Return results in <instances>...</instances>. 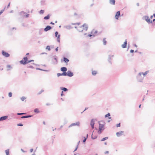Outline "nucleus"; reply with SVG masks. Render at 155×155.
I'll return each instance as SVG.
<instances>
[{"label": "nucleus", "instance_id": "1", "mask_svg": "<svg viewBox=\"0 0 155 155\" xmlns=\"http://www.w3.org/2000/svg\"><path fill=\"white\" fill-rule=\"evenodd\" d=\"M34 60H28V58L27 57H24L23 58V59L20 61V63L21 64H22L24 65H25V64H28V63H30L32 61H34Z\"/></svg>", "mask_w": 155, "mask_h": 155}, {"label": "nucleus", "instance_id": "2", "mask_svg": "<svg viewBox=\"0 0 155 155\" xmlns=\"http://www.w3.org/2000/svg\"><path fill=\"white\" fill-rule=\"evenodd\" d=\"M100 122L102 123H104V122L103 121H101L98 122L99 124V130L98 131L97 133L99 134H101L102 133V131L104 130V128H103L104 126V124H101Z\"/></svg>", "mask_w": 155, "mask_h": 155}, {"label": "nucleus", "instance_id": "3", "mask_svg": "<svg viewBox=\"0 0 155 155\" xmlns=\"http://www.w3.org/2000/svg\"><path fill=\"white\" fill-rule=\"evenodd\" d=\"M142 72L139 73L138 75L137 76V78L138 81L142 82L143 78V77L141 76Z\"/></svg>", "mask_w": 155, "mask_h": 155}, {"label": "nucleus", "instance_id": "4", "mask_svg": "<svg viewBox=\"0 0 155 155\" xmlns=\"http://www.w3.org/2000/svg\"><path fill=\"white\" fill-rule=\"evenodd\" d=\"M143 18L147 22L148 24H150L151 23H152V21H150V18L149 17L147 16H143Z\"/></svg>", "mask_w": 155, "mask_h": 155}, {"label": "nucleus", "instance_id": "5", "mask_svg": "<svg viewBox=\"0 0 155 155\" xmlns=\"http://www.w3.org/2000/svg\"><path fill=\"white\" fill-rule=\"evenodd\" d=\"M2 54L3 56L6 58H8L10 56V54L5 51L3 50L2 51Z\"/></svg>", "mask_w": 155, "mask_h": 155}, {"label": "nucleus", "instance_id": "6", "mask_svg": "<svg viewBox=\"0 0 155 155\" xmlns=\"http://www.w3.org/2000/svg\"><path fill=\"white\" fill-rule=\"evenodd\" d=\"M73 75V73L71 72L70 71L68 70L67 72H66V76H67L69 77H71Z\"/></svg>", "mask_w": 155, "mask_h": 155}, {"label": "nucleus", "instance_id": "7", "mask_svg": "<svg viewBox=\"0 0 155 155\" xmlns=\"http://www.w3.org/2000/svg\"><path fill=\"white\" fill-rule=\"evenodd\" d=\"M77 125L79 126H80V122L79 121L77 122L76 123H72L70 125H69L68 127H70L72 126Z\"/></svg>", "mask_w": 155, "mask_h": 155}, {"label": "nucleus", "instance_id": "8", "mask_svg": "<svg viewBox=\"0 0 155 155\" xmlns=\"http://www.w3.org/2000/svg\"><path fill=\"white\" fill-rule=\"evenodd\" d=\"M54 58H53V59H52V61L54 64H56L58 63L57 57L56 56H54Z\"/></svg>", "mask_w": 155, "mask_h": 155}, {"label": "nucleus", "instance_id": "9", "mask_svg": "<svg viewBox=\"0 0 155 155\" xmlns=\"http://www.w3.org/2000/svg\"><path fill=\"white\" fill-rule=\"evenodd\" d=\"M120 15V11H118L116 13V14L115 15V18L116 19H118Z\"/></svg>", "mask_w": 155, "mask_h": 155}, {"label": "nucleus", "instance_id": "10", "mask_svg": "<svg viewBox=\"0 0 155 155\" xmlns=\"http://www.w3.org/2000/svg\"><path fill=\"white\" fill-rule=\"evenodd\" d=\"M114 56V55H109L108 56V61L109 63H110L111 64H112V62L111 60H112V58Z\"/></svg>", "mask_w": 155, "mask_h": 155}, {"label": "nucleus", "instance_id": "11", "mask_svg": "<svg viewBox=\"0 0 155 155\" xmlns=\"http://www.w3.org/2000/svg\"><path fill=\"white\" fill-rule=\"evenodd\" d=\"M95 123L94 119H92L91 121L90 125L92 129L94 128Z\"/></svg>", "mask_w": 155, "mask_h": 155}, {"label": "nucleus", "instance_id": "12", "mask_svg": "<svg viewBox=\"0 0 155 155\" xmlns=\"http://www.w3.org/2000/svg\"><path fill=\"white\" fill-rule=\"evenodd\" d=\"M52 28V27L49 26L48 25L44 29V31H47Z\"/></svg>", "mask_w": 155, "mask_h": 155}, {"label": "nucleus", "instance_id": "13", "mask_svg": "<svg viewBox=\"0 0 155 155\" xmlns=\"http://www.w3.org/2000/svg\"><path fill=\"white\" fill-rule=\"evenodd\" d=\"M82 26L83 27V29H84V30H85L86 31L87 30L88 27L87 24L85 23L82 25Z\"/></svg>", "mask_w": 155, "mask_h": 155}, {"label": "nucleus", "instance_id": "14", "mask_svg": "<svg viewBox=\"0 0 155 155\" xmlns=\"http://www.w3.org/2000/svg\"><path fill=\"white\" fill-rule=\"evenodd\" d=\"M8 118V116H5L1 117H0V121H3L7 119Z\"/></svg>", "mask_w": 155, "mask_h": 155}, {"label": "nucleus", "instance_id": "15", "mask_svg": "<svg viewBox=\"0 0 155 155\" xmlns=\"http://www.w3.org/2000/svg\"><path fill=\"white\" fill-rule=\"evenodd\" d=\"M124 132L123 131H121L120 132H118L116 133V135L117 137H119L122 135L123 134Z\"/></svg>", "mask_w": 155, "mask_h": 155}, {"label": "nucleus", "instance_id": "16", "mask_svg": "<svg viewBox=\"0 0 155 155\" xmlns=\"http://www.w3.org/2000/svg\"><path fill=\"white\" fill-rule=\"evenodd\" d=\"M127 44V40H125V41L124 42L123 44L122 45L121 47L123 48H125L126 47Z\"/></svg>", "mask_w": 155, "mask_h": 155}, {"label": "nucleus", "instance_id": "17", "mask_svg": "<svg viewBox=\"0 0 155 155\" xmlns=\"http://www.w3.org/2000/svg\"><path fill=\"white\" fill-rule=\"evenodd\" d=\"M97 32V31H95L94 30H93L91 32V34L93 35V36L94 37L95 36V35Z\"/></svg>", "mask_w": 155, "mask_h": 155}, {"label": "nucleus", "instance_id": "18", "mask_svg": "<svg viewBox=\"0 0 155 155\" xmlns=\"http://www.w3.org/2000/svg\"><path fill=\"white\" fill-rule=\"evenodd\" d=\"M67 69V68L64 67H61V70L64 72H66Z\"/></svg>", "mask_w": 155, "mask_h": 155}, {"label": "nucleus", "instance_id": "19", "mask_svg": "<svg viewBox=\"0 0 155 155\" xmlns=\"http://www.w3.org/2000/svg\"><path fill=\"white\" fill-rule=\"evenodd\" d=\"M57 75L58 77H59L61 76H66V72H63L61 74L58 73L57 74Z\"/></svg>", "mask_w": 155, "mask_h": 155}, {"label": "nucleus", "instance_id": "20", "mask_svg": "<svg viewBox=\"0 0 155 155\" xmlns=\"http://www.w3.org/2000/svg\"><path fill=\"white\" fill-rule=\"evenodd\" d=\"M25 13V12L24 11H22L19 13V15L21 17H24V15Z\"/></svg>", "mask_w": 155, "mask_h": 155}, {"label": "nucleus", "instance_id": "21", "mask_svg": "<svg viewBox=\"0 0 155 155\" xmlns=\"http://www.w3.org/2000/svg\"><path fill=\"white\" fill-rule=\"evenodd\" d=\"M115 0H110L109 3L110 4L112 5H115Z\"/></svg>", "mask_w": 155, "mask_h": 155}, {"label": "nucleus", "instance_id": "22", "mask_svg": "<svg viewBox=\"0 0 155 155\" xmlns=\"http://www.w3.org/2000/svg\"><path fill=\"white\" fill-rule=\"evenodd\" d=\"M64 27L67 29L69 30L72 28V26L70 25L65 26Z\"/></svg>", "mask_w": 155, "mask_h": 155}, {"label": "nucleus", "instance_id": "23", "mask_svg": "<svg viewBox=\"0 0 155 155\" xmlns=\"http://www.w3.org/2000/svg\"><path fill=\"white\" fill-rule=\"evenodd\" d=\"M63 58V61H64L65 63H68L69 61V60L68 58H66L65 57H64Z\"/></svg>", "mask_w": 155, "mask_h": 155}, {"label": "nucleus", "instance_id": "24", "mask_svg": "<svg viewBox=\"0 0 155 155\" xmlns=\"http://www.w3.org/2000/svg\"><path fill=\"white\" fill-rule=\"evenodd\" d=\"M51 15L50 14H48L44 18V19L45 20H48L50 18V17Z\"/></svg>", "mask_w": 155, "mask_h": 155}, {"label": "nucleus", "instance_id": "25", "mask_svg": "<svg viewBox=\"0 0 155 155\" xmlns=\"http://www.w3.org/2000/svg\"><path fill=\"white\" fill-rule=\"evenodd\" d=\"M83 27L82 26L80 27L78 29H77L79 31L82 32L84 30V29H83L82 28Z\"/></svg>", "mask_w": 155, "mask_h": 155}, {"label": "nucleus", "instance_id": "26", "mask_svg": "<svg viewBox=\"0 0 155 155\" xmlns=\"http://www.w3.org/2000/svg\"><path fill=\"white\" fill-rule=\"evenodd\" d=\"M60 89L61 90H62L65 92L67 91H68V89L65 87H60Z\"/></svg>", "mask_w": 155, "mask_h": 155}, {"label": "nucleus", "instance_id": "27", "mask_svg": "<svg viewBox=\"0 0 155 155\" xmlns=\"http://www.w3.org/2000/svg\"><path fill=\"white\" fill-rule=\"evenodd\" d=\"M5 152L6 155H9V149L5 150Z\"/></svg>", "mask_w": 155, "mask_h": 155}, {"label": "nucleus", "instance_id": "28", "mask_svg": "<svg viewBox=\"0 0 155 155\" xmlns=\"http://www.w3.org/2000/svg\"><path fill=\"white\" fill-rule=\"evenodd\" d=\"M97 137V135H94L93 134H92L91 135V138L92 139H95Z\"/></svg>", "mask_w": 155, "mask_h": 155}, {"label": "nucleus", "instance_id": "29", "mask_svg": "<svg viewBox=\"0 0 155 155\" xmlns=\"http://www.w3.org/2000/svg\"><path fill=\"white\" fill-rule=\"evenodd\" d=\"M149 72V71H147L145 72L144 73H143L142 72V74H143V77L145 76L146 75H147L148 73Z\"/></svg>", "mask_w": 155, "mask_h": 155}, {"label": "nucleus", "instance_id": "30", "mask_svg": "<svg viewBox=\"0 0 155 155\" xmlns=\"http://www.w3.org/2000/svg\"><path fill=\"white\" fill-rule=\"evenodd\" d=\"M34 112L35 113H38L39 112V111L38 109L35 108L34 110Z\"/></svg>", "mask_w": 155, "mask_h": 155}, {"label": "nucleus", "instance_id": "31", "mask_svg": "<svg viewBox=\"0 0 155 155\" xmlns=\"http://www.w3.org/2000/svg\"><path fill=\"white\" fill-rule=\"evenodd\" d=\"M60 35H58L57 36V41L58 42H60Z\"/></svg>", "mask_w": 155, "mask_h": 155}, {"label": "nucleus", "instance_id": "32", "mask_svg": "<svg viewBox=\"0 0 155 155\" xmlns=\"http://www.w3.org/2000/svg\"><path fill=\"white\" fill-rule=\"evenodd\" d=\"M105 39H106V38H103V44L104 45H105L107 43V41H106Z\"/></svg>", "mask_w": 155, "mask_h": 155}, {"label": "nucleus", "instance_id": "33", "mask_svg": "<svg viewBox=\"0 0 155 155\" xmlns=\"http://www.w3.org/2000/svg\"><path fill=\"white\" fill-rule=\"evenodd\" d=\"M108 139V137H106L103 138L101 139V141H104L107 139Z\"/></svg>", "mask_w": 155, "mask_h": 155}, {"label": "nucleus", "instance_id": "34", "mask_svg": "<svg viewBox=\"0 0 155 155\" xmlns=\"http://www.w3.org/2000/svg\"><path fill=\"white\" fill-rule=\"evenodd\" d=\"M97 73V71H92V74L94 75H95Z\"/></svg>", "mask_w": 155, "mask_h": 155}, {"label": "nucleus", "instance_id": "35", "mask_svg": "<svg viewBox=\"0 0 155 155\" xmlns=\"http://www.w3.org/2000/svg\"><path fill=\"white\" fill-rule=\"evenodd\" d=\"M26 98V97H25L23 96L21 98V101H23Z\"/></svg>", "mask_w": 155, "mask_h": 155}, {"label": "nucleus", "instance_id": "36", "mask_svg": "<svg viewBox=\"0 0 155 155\" xmlns=\"http://www.w3.org/2000/svg\"><path fill=\"white\" fill-rule=\"evenodd\" d=\"M46 49H47L49 51H50L51 49H50V46L49 45L47 46Z\"/></svg>", "mask_w": 155, "mask_h": 155}, {"label": "nucleus", "instance_id": "37", "mask_svg": "<svg viewBox=\"0 0 155 155\" xmlns=\"http://www.w3.org/2000/svg\"><path fill=\"white\" fill-rule=\"evenodd\" d=\"M44 12V10H41L39 12V13L41 14H43Z\"/></svg>", "mask_w": 155, "mask_h": 155}, {"label": "nucleus", "instance_id": "38", "mask_svg": "<svg viewBox=\"0 0 155 155\" xmlns=\"http://www.w3.org/2000/svg\"><path fill=\"white\" fill-rule=\"evenodd\" d=\"M110 116V114L109 113H108L107 114H106L105 116V117H107Z\"/></svg>", "mask_w": 155, "mask_h": 155}, {"label": "nucleus", "instance_id": "39", "mask_svg": "<svg viewBox=\"0 0 155 155\" xmlns=\"http://www.w3.org/2000/svg\"><path fill=\"white\" fill-rule=\"evenodd\" d=\"M25 114V113H18L17 114V115H22Z\"/></svg>", "mask_w": 155, "mask_h": 155}, {"label": "nucleus", "instance_id": "40", "mask_svg": "<svg viewBox=\"0 0 155 155\" xmlns=\"http://www.w3.org/2000/svg\"><path fill=\"white\" fill-rule=\"evenodd\" d=\"M84 139L83 140V142L84 143H85L87 140V138H86L85 137H84Z\"/></svg>", "mask_w": 155, "mask_h": 155}, {"label": "nucleus", "instance_id": "41", "mask_svg": "<svg viewBox=\"0 0 155 155\" xmlns=\"http://www.w3.org/2000/svg\"><path fill=\"white\" fill-rule=\"evenodd\" d=\"M12 96V93L11 92H10L8 93V96L9 97H11Z\"/></svg>", "mask_w": 155, "mask_h": 155}, {"label": "nucleus", "instance_id": "42", "mask_svg": "<svg viewBox=\"0 0 155 155\" xmlns=\"http://www.w3.org/2000/svg\"><path fill=\"white\" fill-rule=\"evenodd\" d=\"M58 32L57 31H56L55 33V37H57L58 36L57 35H58Z\"/></svg>", "mask_w": 155, "mask_h": 155}, {"label": "nucleus", "instance_id": "43", "mask_svg": "<svg viewBox=\"0 0 155 155\" xmlns=\"http://www.w3.org/2000/svg\"><path fill=\"white\" fill-rule=\"evenodd\" d=\"M44 90H41L38 93V94H41L42 93V92H43Z\"/></svg>", "mask_w": 155, "mask_h": 155}, {"label": "nucleus", "instance_id": "44", "mask_svg": "<svg viewBox=\"0 0 155 155\" xmlns=\"http://www.w3.org/2000/svg\"><path fill=\"white\" fill-rule=\"evenodd\" d=\"M80 24V23H72V24L73 25H79Z\"/></svg>", "mask_w": 155, "mask_h": 155}, {"label": "nucleus", "instance_id": "45", "mask_svg": "<svg viewBox=\"0 0 155 155\" xmlns=\"http://www.w3.org/2000/svg\"><path fill=\"white\" fill-rule=\"evenodd\" d=\"M7 68H12L11 66L10 65H7Z\"/></svg>", "mask_w": 155, "mask_h": 155}, {"label": "nucleus", "instance_id": "46", "mask_svg": "<svg viewBox=\"0 0 155 155\" xmlns=\"http://www.w3.org/2000/svg\"><path fill=\"white\" fill-rule=\"evenodd\" d=\"M120 126V123H119V124H117L116 125V126L117 127H119Z\"/></svg>", "mask_w": 155, "mask_h": 155}, {"label": "nucleus", "instance_id": "47", "mask_svg": "<svg viewBox=\"0 0 155 155\" xmlns=\"http://www.w3.org/2000/svg\"><path fill=\"white\" fill-rule=\"evenodd\" d=\"M5 8L4 9L2 10L0 12V15L4 11Z\"/></svg>", "mask_w": 155, "mask_h": 155}, {"label": "nucleus", "instance_id": "48", "mask_svg": "<svg viewBox=\"0 0 155 155\" xmlns=\"http://www.w3.org/2000/svg\"><path fill=\"white\" fill-rule=\"evenodd\" d=\"M27 67L28 68H34L33 67V66H31V65L29 66H28Z\"/></svg>", "mask_w": 155, "mask_h": 155}, {"label": "nucleus", "instance_id": "49", "mask_svg": "<svg viewBox=\"0 0 155 155\" xmlns=\"http://www.w3.org/2000/svg\"><path fill=\"white\" fill-rule=\"evenodd\" d=\"M17 126H23V124H21V123H20V124H17Z\"/></svg>", "mask_w": 155, "mask_h": 155}, {"label": "nucleus", "instance_id": "50", "mask_svg": "<svg viewBox=\"0 0 155 155\" xmlns=\"http://www.w3.org/2000/svg\"><path fill=\"white\" fill-rule=\"evenodd\" d=\"M27 118L26 115L23 116L21 117V118H22V119L23 118Z\"/></svg>", "mask_w": 155, "mask_h": 155}, {"label": "nucleus", "instance_id": "51", "mask_svg": "<svg viewBox=\"0 0 155 155\" xmlns=\"http://www.w3.org/2000/svg\"><path fill=\"white\" fill-rule=\"evenodd\" d=\"M78 147V146H77L75 149L74 150V152L75 151H76L77 150Z\"/></svg>", "mask_w": 155, "mask_h": 155}, {"label": "nucleus", "instance_id": "52", "mask_svg": "<svg viewBox=\"0 0 155 155\" xmlns=\"http://www.w3.org/2000/svg\"><path fill=\"white\" fill-rule=\"evenodd\" d=\"M25 16L26 18H28L29 16V14H26V15H25L24 16Z\"/></svg>", "mask_w": 155, "mask_h": 155}, {"label": "nucleus", "instance_id": "53", "mask_svg": "<svg viewBox=\"0 0 155 155\" xmlns=\"http://www.w3.org/2000/svg\"><path fill=\"white\" fill-rule=\"evenodd\" d=\"M32 115H26L27 118L30 117H32Z\"/></svg>", "mask_w": 155, "mask_h": 155}, {"label": "nucleus", "instance_id": "54", "mask_svg": "<svg viewBox=\"0 0 155 155\" xmlns=\"http://www.w3.org/2000/svg\"><path fill=\"white\" fill-rule=\"evenodd\" d=\"M10 2H9L7 6V8H9V7L10 6Z\"/></svg>", "mask_w": 155, "mask_h": 155}, {"label": "nucleus", "instance_id": "55", "mask_svg": "<svg viewBox=\"0 0 155 155\" xmlns=\"http://www.w3.org/2000/svg\"><path fill=\"white\" fill-rule=\"evenodd\" d=\"M143 99H142V101H144V98L145 97V95H144L143 96Z\"/></svg>", "mask_w": 155, "mask_h": 155}, {"label": "nucleus", "instance_id": "56", "mask_svg": "<svg viewBox=\"0 0 155 155\" xmlns=\"http://www.w3.org/2000/svg\"><path fill=\"white\" fill-rule=\"evenodd\" d=\"M36 70H41V71H42V69H41L40 68H36Z\"/></svg>", "mask_w": 155, "mask_h": 155}, {"label": "nucleus", "instance_id": "57", "mask_svg": "<svg viewBox=\"0 0 155 155\" xmlns=\"http://www.w3.org/2000/svg\"><path fill=\"white\" fill-rule=\"evenodd\" d=\"M22 26L23 27L26 26L25 25L24 23H22Z\"/></svg>", "mask_w": 155, "mask_h": 155}, {"label": "nucleus", "instance_id": "58", "mask_svg": "<svg viewBox=\"0 0 155 155\" xmlns=\"http://www.w3.org/2000/svg\"><path fill=\"white\" fill-rule=\"evenodd\" d=\"M58 47H57L55 49V51H57L58 50Z\"/></svg>", "mask_w": 155, "mask_h": 155}, {"label": "nucleus", "instance_id": "59", "mask_svg": "<svg viewBox=\"0 0 155 155\" xmlns=\"http://www.w3.org/2000/svg\"><path fill=\"white\" fill-rule=\"evenodd\" d=\"M134 50H132V49H131L130 50V53H133L134 52Z\"/></svg>", "mask_w": 155, "mask_h": 155}, {"label": "nucleus", "instance_id": "60", "mask_svg": "<svg viewBox=\"0 0 155 155\" xmlns=\"http://www.w3.org/2000/svg\"><path fill=\"white\" fill-rule=\"evenodd\" d=\"M92 36H93V35H91V34H89V35H88V36H88V37H91Z\"/></svg>", "mask_w": 155, "mask_h": 155}, {"label": "nucleus", "instance_id": "61", "mask_svg": "<svg viewBox=\"0 0 155 155\" xmlns=\"http://www.w3.org/2000/svg\"><path fill=\"white\" fill-rule=\"evenodd\" d=\"M108 153H109V151H106L104 152V153L105 154H108Z\"/></svg>", "mask_w": 155, "mask_h": 155}, {"label": "nucleus", "instance_id": "62", "mask_svg": "<svg viewBox=\"0 0 155 155\" xmlns=\"http://www.w3.org/2000/svg\"><path fill=\"white\" fill-rule=\"evenodd\" d=\"M33 149H32V148L30 150V152H32V151H33Z\"/></svg>", "mask_w": 155, "mask_h": 155}, {"label": "nucleus", "instance_id": "63", "mask_svg": "<svg viewBox=\"0 0 155 155\" xmlns=\"http://www.w3.org/2000/svg\"><path fill=\"white\" fill-rule=\"evenodd\" d=\"M42 71L48 72V70H43V69H42Z\"/></svg>", "mask_w": 155, "mask_h": 155}, {"label": "nucleus", "instance_id": "64", "mask_svg": "<svg viewBox=\"0 0 155 155\" xmlns=\"http://www.w3.org/2000/svg\"><path fill=\"white\" fill-rule=\"evenodd\" d=\"M50 24H52V25H54V23L53 22H51Z\"/></svg>", "mask_w": 155, "mask_h": 155}]
</instances>
